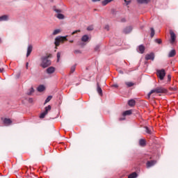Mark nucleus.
Returning <instances> with one entry per match:
<instances>
[{"mask_svg":"<svg viewBox=\"0 0 178 178\" xmlns=\"http://www.w3.org/2000/svg\"><path fill=\"white\" fill-rule=\"evenodd\" d=\"M163 92H166V89L163 88L162 87L156 88L153 90H152L148 93V98H149L152 95V94H163Z\"/></svg>","mask_w":178,"mask_h":178,"instance_id":"obj_1","label":"nucleus"},{"mask_svg":"<svg viewBox=\"0 0 178 178\" xmlns=\"http://www.w3.org/2000/svg\"><path fill=\"white\" fill-rule=\"evenodd\" d=\"M163 92H166V89L163 88L162 87L156 88L153 90H152L148 93V98H149L152 95V94H163Z\"/></svg>","mask_w":178,"mask_h":178,"instance_id":"obj_2","label":"nucleus"},{"mask_svg":"<svg viewBox=\"0 0 178 178\" xmlns=\"http://www.w3.org/2000/svg\"><path fill=\"white\" fill-rule=\"evenodd\" d=\"M48 58H49L48 56H43L41 58L42 63L40 64V66L44 69H45V67H48V66L51 65V60H49Z\"/></svg>","mask_w":178,"mask_h":178,"instance_id":"obj_3","label":"nucleus"},{"mask_svg":"<svg viewBox=\"0 0 178 178\" xmlns=\"http://www.w3.org/2000/svg\"><path fill=\"white\" fill-rule=\"evenodd\" d=\"M54 10L57 13L56 17L57 19H59L60 20H63L65 19V15L62 14V10L56 8V7H54Z\"/></svg>","mask_w":178,"mask_h":178,"instance_id":"obj_4","label":"nucleus"},{"mask_svg":"<svg viewBox=\"0 0 178 178\" xmlns=\"http://www.w3.org/2000/svg\"><path fill=\"white\" fill-rule=\"evenodd\" d=\"M67 36L64 37H57L55 40V45L56 47H59L60 42H65V41H67Z\"/></svg>","mask_w":178,"mask_h":178,"instance_id":"obj_5","label":"nucleus"},{"mask_svg":"<svg viewBox=\"0 0 178 178\" xmlns=\"http://www.w3.org/2000/svg\"><path fill=\"white\" fill-rule=\"evenodd\" d=\"M165 76H166V72H165V70H157V76L159 77V79H160V80H163Z\"/></svg>","mask_w":178,"mask_h":178,"instance_id":"obj_6","label":"nucleus"},{"mask_svg":"<svg viewBox=\"0 0 178 178\" xmlns=\"http://www.w3.org/2000/svg\"><path fill=\"white\" fill-rule=\"evenodd\" d=\"M44 111L43 113H42L40 115V119H44V118H45V116H47V115H48V112H49V111H51V106L49 105L48 106H46L44 108Z\"/></svg>","mask_w":178,"mask_h":178,"instance_id":"obj_7","label":"nucleus"},{"mask_svg":"<svg viewBox=\"0 0 178 178\" xmlns=\"http://www.w3.org/2000/svg\"><path fill=\"white\" fill-rule=\"evenodd\" d=\"M1 120L4 126H10L12 124V120L10 118H1Z\"/></svg>","mask_w":178,"mask_h":178,"instance_id":"obj_8","label":"nucleus"},{"mask_svg":"<svg viewBox=\"0 0 178 178\" xmlns=\"http://www.w3.org/2000/svg\"><path fill=\"white\" fill-rule=\"evenodd\" d=\"M155 163H156V161H154V160L149 161L147 162L146 166L147 168H151L152 166H154Z\"/></svg>","mask_w":178,"mask_h":178,"instance_id":"obj_9","label":"nucleus"},{"mask_svg":"<svg viewBox=\"0 0 178 178\" xmlns=\"http://www.w3.org/2000/svg\"><path fill=\"white\" fill-rule=\"evenodd\" d=\"M155 58V57L154 56V54H147L145 56V59L146 60H154V59Z\"/></svg>","mask_w":178,"mask_h":178,"instance_id":"obj_10","label":"nucleus"},{"mask_svg":"<svg viewBox=\"0 0 178 178\" xmlns=\"http://www.w3.org/2000/svg\"><path fill=\"white\" fill-rule=\"evenodd\" d=\"M170 34L171 37V44H173L175 41H176V34H175L173 31H170Z\"/></svg>","mask_w":178,"mask_h":178,"instance_id":"obj_11","label":"nucleus"},{"mask_svg":"<svg viewBox=\"0 0 178 178\" xmlns=\"http://www.w3.org/2000/svg\"><path fill=\"white\" fill-rule=\"evenodd\" d=\"M47 73L48 74H52V73H55V67H49L47 69Z\"/></svg>","mask_w":178,"mask_h":178,"instance_id":"obj_12","label":"nucleus"},{"mask_svg":"<svg viewBox=\"0 0 178 178\" xmlns=\"http://www.w3.org/2000/svg\"><path fill=\"white\" fill-rule=\"evenodd\" d=\"M33 51V46L32 45H29L28 49H27V53H26V57L29 58L30 56V54H31Z\"/></svg>","mask_w":178,"mask_h":178,"instance_id":"obj_13","label":"nucleus"},{"mask_svg":"<svg viewBox=\"0 0 178 178\" xmlns=\"http://www.w3.org/2000/svg\"><path fill=\"white\" fill-rule=\"evenodd\" d=\"M145 51V47L141 44L138 47V51L140 53V54H144V51Z\"/></svg>","mask_w":178,"mask_h":178,"instance_id":"obj_14","label":"nucleus"},{"mask_svg":"<svg viewBox=\"0 0 178 178\" xmlns=\"http://www.w3.org/2000/svg\"><path fill=\"white\" fill-rule=\"evenodd\" d=\"M8 15H2L0 17V22H6L7 20H8Z\"/></svg>","mask_w":178,"mask_h":178,"instance_id":"obj_15","label":"nucleus"},{"mask_svg":"<svg viewBox=\"0 0 178 178\" xmlns=\"http://www.w3.org/2000/svg\"><path fill=\"white\" fill-rule=\"evenodd\" d=\"M131 30H133V28L131 26H128L124 29V33H125V34H129V33H131Z\"/></svg>","mask_w":178,"mask_h":178,"instance_id":"obj_16","label":"nucleus"},{"mask_svg":"<svg viewBox=\"0 0 178 178\" xmlns=\"http://www.w3.org/2000/svg\"><path fill=\"white\" fill-rule=\"evenodd\" d=\"M175 55H176V50L172 49L170 51V53L168 54V57L173 58V56H175Z\"/></svg>","mask_w":178,"mask_h":178,"instance_id":"obj_17","label":"nucleus"},{"mask_svg":"<svg viewBox=\"0 0 178 178\" xmlns=\"http://www.w3.org/2000/svg\"><path fill=\"white\" fill-rule=\"evenodd\" d=\"M88 40H90V38L88 37V35H84L82 38H81V41L83 42H87V41H88Z\"/></svg>","mask_w":178,"mask_h":178,"instance_id":"obj_18","label":"nucleus"},{"mask_svg":"<svg viewBox=\"0 0 178 178\" xmlns=\"http://www.w3.org/2000/svg\"><path fill=\"white\" fill-rule=\"evenodd\" d=\"M44 90H45V86H44L43 85H40L38 87V91L39 92H42V91H44Z\"/></svg>","mask_w":178,"mask_h":178,"instance_id":"obj_19","label":"nucleus"},{"mask_svg":"<svg viewBox=\"0 0 178 178\" xmlns=\"http://www.w3.org/2000/svg\"><path fill=\"white\" fill-rule=\"evenodd\" d=\"M128 105L129 106H134V105H136V100L134 99H131L128 102Z\"/></svg>","mask_w":178,"mask_h":178,"instance_id":"obj_20","label":"nucleus"},{"mask_svg":"<svg viewBox=\"0 0 178 178\" xmlns=\"http://www.w3.org/2000/svg\"><path fill=\"white\" fill-rule=\"evenodd\" d=\"M145 144H146V142L145 139H140L139 140V145H140V147H145Z\"/></svg>","mask_w":178,"mask_h":178,"instance_id":"obj_21","label":"nucleus"},{"mask_svg":"<svg viewBox=\"0 0 178 178\" xmlns=\"http://www.w3.org/2000/svg\"><path fill=\"white\" fill-rule=\"evenodd\" d=\"M129 115H131V110L126 111L122 113V116H127Z\"/></svg>","mask_w":178,"mask_h":178,"instance_id":"obj_22","label":"nucleus"},{"mask_svg":"<svg viewBox=\"0 0 178 178\" xmlns=\"http://www.w3.org/2000/svg\"><path fill=\"white\" fill-rule=\"evenodd\" d=\"M113 0H104L102 2L103 6H106V5H108L110 2H112Z\"/></svg>","mask_w":178,"mask_h":178,"instance_id":"obj_23","label":"nucleus"},{"mask_svg":"<svg viewBox=\"0 0 178 178\" xmlns=\"http://www.w3.org/2000/svg\"><path fill=\"white\" fill-rule=\"evenodd\" d=\"M137 177V172H132L128 176V178H136Z\"/></svg>","mask_w":178,"mask_h":178,"instance_id":"obj_24","label":"nucleus"},{"mask_svg":"<svg viewBox=\"0 0 178 178\" xmlns=\"http://www.w3.org/2000/svg\"><path fill=\"white\" fill-rule=\"evenodd\" d=\"M97 92L99 95H102V89L97 85Z\"/></svg>","mask_w":178,"mask_h":178,"instance_id":"obj_25","label":"nucleus"},{"mask_svg":"<svg viewBox=\"0 0 178 178\" xmlns=\"http://www.w3.org/2000/svg\"><path fill=\"white\" fill-rule=\"evenodd\" d=\"M138 3H148L149 0H137Z\"/></svg>","mask_w":178,"mask_h":178,"instance_id":"obj_26","label":"nucleus"},{"mask_svg":"<svg viewBox=\"0 0 178 178\" xmlns=\"http://www.w3.org/2000/svg\"><path fill=\"white\" fill-rule=\"evenodd\" d=\"M150 31H151L150 35H151V38H152V37L155 35V30H154V28H151Z\"/></svg>","mask_w":178,"mask_h":178,"instance_id":"obj_27","label":"nucleus"},{"mask_svg":"<svg viewBox=\"0 0 178 178\" xmlns=\"http://www.w3.org/2000/svg\"><path fill=\"white\" fill-rule=\"evenodd\" d=\"M59 33H60V29H56L53 32V35H56V34H59Z\"/></svg>","mask_w":178,"mask_h":178,"instance_id":"obj_28","label":"nucleus"},{"mask_svg":"<svg viewBox=\"0 0 178 178\" xmlns=\"http://www.w3.org/2000/svg\"><path fill=\"white\" fill-rule=\"evenodd\" d=\"M75 70H76V65L71 67L70 73H74Z\"/></svg>","mask_w":178,"mask_h":178,"instance_id":"obj_29","label":"nucleus"},{"mask_svg":"<svg viewBox=\"0 0 178 178\" xmlns=\"http://www.w3.org/2000/svg\"><path fill=\"white\" fill-rule=\"evenodd\" d=\"M126 86H127V87H133L134 83H133V82H126Z\"/></svg>","mask_w":178,"mask_h":178,"instance_id":"obj_30","label":"nucleus"},{"mask_svg":"<svg viewBox=\"0 0 178 178\" xmlns=\"http://www.w3.org/2000/svg\"><path fill=\"white\" fill-rule=\"evenodd\" d=\"M51 99H52V96H48V97L45 100L44 104H47V102H49V101H51Z\"/></svg>","mask_w":178,"mask_h":178,"instance_id":"obj_31","label":"nucleus"},{"mask_svg":"<svg viewBox=\"0 0 178 178\" xmlns=\"http://www.w3.org/2000/svg\"><path fill=\"white\" fill-rule=\"evenodd\" d=\"M32 92H34V88H31L29 92H27L28 95H31Z\"/></svg>","mask_w":178,"mask_h":178,"instance_id":"obj_32","label":"nucleus"},{"mask_svg":"<svg viewBox=\"0 0 178 178\" xmlns=\"http://www.w3.org/2000/svg\"><path fill=\"white\" fill-rule=\"evenodd\" d=\"M145 131L147 133V134H151V130L148 127H145Z\"/></svg>","mask_w":178,"mask_h":178,"instance_id":"obj_33","label":"nucleus"},{"mask_svg":"<svg viewBox=\"0 0 178 178\" xmlns=\"http://www.w3.org/2000/svg\"><path fill=\"white\" fill-rule=\"evenodd\" d=\"M88 31H92V30H94V27L92 26H89L87 28Z\"/></svg>","mask_w":178,"mask_h":178,"instance_id":"obj_34","label":"nucleus"},{"mask_svg":"<svg viewBox=\"0 0 178 178\" xmlns=\"http://www.w3.org/2000/svg\"><path fill=\"white\" fill-rule=\"evenodd\" d=\"M60 59V52L57 53V62H59V60Z\"/></svg>","mask_w":178,"mask_h":178,"instance_id":"obj_35","label":"nucleus"},{"mask_svg":"<svg viewBox=\"0 0 178 178\" xmlns=\"http://www.w3.org/2000/svg\"><path fill=\"white\" fill-rule=\"evenodd\" d=\"M155 42L157 44H162V40L161 39H156Z\"/></svg>","mask_w":178,"mask_h":178,"instance_id":"obj_36","label":"nucleus"},{"mask_svg":"<svg viewBox=\"0 0 178 178\" xmlns=\"http://www.w3.org/2000/svg\"><path fill=\"white\" fill-rule=\"evenodd\" d=\"M77 33H80V30H76V31L72 32V35H74V34H77Z\"/></svg>","mask_w":178,"mask_h":178,"instance_id":"obj_37","label":"nucleus"},{"mask_svg":"<svg viewBox=\"0 0 178 178\" xmlns=\"http://www.w3.org/2000/svg\"><path fill=\"white\" fill-rule=\"evenodd\" d=\"M74 54H81V51L80 50H75Z\"/></svg>","mask_w":178,"mask_h":178,"instance_id":"obj_38","label":"nucleus"},{"mask_svg":"<svg viewBox=\"0 0 178 178\" xmlns=\"http://www.w3.org/2000/svg\"><path fill=\"white\" fill-rule=\"evenodd\" d=\"M105 30H107V31H109V26L108 25L105 26Z\"/></svg>","mask_w":178,"mask_h":178,"instance_id":"obj_39","label":"nucleus"},{"mask_svg":"<svg viewBox=\"0 0 178 178\" xmlns=\"http://www.w3.org/2000/svg\"><path fill=\"white\" fill-rule=\"evenodd\" d=\"M112 87H115V88H118L119 86L118 84H113L112 85Z\"/></svg>","mask_w":178,"mask_h":178,"instance_id":"obj_40","label":"nucleus"},{"mask_svg":"<svg viewBox=\"0 0 178 178\" xmlns=\"http://www.w3.org/2000/svg\"><path fill=\"white\" fill-rule=\"evenodd\" d=\"M29 102H30L31 104L33 102V98H29Z\"/></svg>","mask_w":178,"mask_h":178,"instance_id":"obj_41","label":"nucleus"},{"mask_svg":"<svg viewBox=\"0 0 178 178\" xmlns=\"http://www.w3.org/2000/svg\"><path fill=\"white\" fill-rule=\"evenodd\" d=\"M26 69H29V63H26Z\"/></svg>","mask_w":178,"mask_h":178,"instance_id":"obj_42","label":"nucleus"},{"mask_svg":"<svg viewBox=\"0 0 178 178\" xmlns=\"http://www.w3.org/2000/svg\"><path fill=\"white\" fill-rule=\"evenodd\" d=\"M124 2L127 3V5H129V3H130V1H127V0H124Z\"/></svg>","mask_w":178,"mask_h":178,"instance_id":"obj_43","label":"nucleus"},{"mask_svg":"<svg viewBox=\"0 0 178 178\" xmlns=\"http://www.w3.org/2000/svg\"><path fill=\"white\" fill-rule=\"evenodd\" d=\"M0 72L2 73V72H3V68H0Z\"/></svg>","mask_w":178,"mask_h":178,"instance_id":"obj_44","label":"nucleus"},{"mask_svg":"<svg viewBox=\"0 0 178 178\" xmlns=\"http://www.w3.org/2000/svg\"><path fill=\"white\" fill-rule=\"evenodd\" d=\"M172 79V76L170 75H168V80H170Z\"/></svg>","mask_w":178,"mask_h":178,"instance_id":"obj_45","label":"nucleus"},{"mask_svg":"<svg viewBox=\"0 0 178 178\" xmlns=\"http://www.w3.org/2000/svg\"><path fill=\"white\" fill-rule=\"evenodd\" d=\"M121 22H126V19L123 18Z\"/></svg>","mask_w":178,"mask_h":178,"instance_id":"obj_46","label":"nucleus"},{"mask_svg":"<svg viewBox=\"0 0 178 178\" xmlns=\"http://www.w3.org/2000/svg\"><path fill=\"white\" fill-rule=\"evenodd\" d=\"M98 1H99V0H92V2H97Z\"/></svg>","mask_w":178,"mask_h":178,"instance_id":"obj_47","label":"nucleus"},{"mask_svg":"<svg viewBox=\"0 0 178 178\" xmlns=\"http://www.w3.org/2000/svg\"><path fill=\"white\" fill-rule=\"evenodd\" d=\"M119 120H120V121H121V120H124V118H120Z\"/></svg>","mask_w":178,"mask_h":178,"instance_id":"obj_48","label":"nucleus"}]
</instances>
